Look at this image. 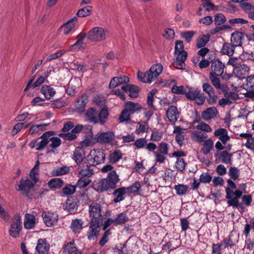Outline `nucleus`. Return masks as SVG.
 Returning a JSON list of instances; mask_svg holds the SVG:
<instances>
[{"mask_svg": "<svg viewBox=\"0 0 254 254\" xmlns=\"http://www.w3.org/2000/svg\"><path fill=\"white\" fill-rule=\"evenodd\" d=\"M227 183L228 186L225 188V197L227 199V204L239 210V207L242 206V204L239 202V199L242 197L243 191L236 189V184L231 179H228Z\"/></svg>", "mask_w": 254, "mask_h": 254, "instance_id": "nucleus-1", "label": "nucleus"}, {"mask_svg": "<svg viewBox=\"0 0 254 254\" xmlns=\"http://www.w3.org/2000/svg\"><path fill=\"white\" fill-rule=\"evenodd\" d=\"M120 181L119 176L115 171L110 172L106 178L100 180L97 184V190L102 192L115 189L117 183Z\"/></svg>", "mask_w": 254, "mask_h": 254, "instance_id": "nucleus-2", "label": "nucleus"}, {"mask_svg": "<svg viewBox=\"0 0 254 254\" xmlns=\"http://www.w3.org/2000/svg\"><path fill=\"white\" fill-rule=\"evenodd\" d=\"M163 66L161 64H155L146 72L139 71L138 78L142 82L150 83L162 72Z\"/></svg>", "mask_w": 254, "mask_h": 254, "instance_id": "nucleus-3", "label": "nucleus"}, {"mask_svg": "<svg viewBox=\"0 0 254 254\" xmlns=\"http://www.w3.org/2000/svg\"><path fill=\"white\" fill-rule=\"evenodd\" d=\"M106 155L102 149H94L90 151L86 157L87 163L89 166H96L104 163Z\"/></svg>", "mask_w": 254, "mask_h": 254, "instance_id": "nucleus-4", "label": "nucleus"}, {"mask_svg": "<svg viewBox=\"0 0 254 254\" xmlns=\"http://www.w3.org/2000/svg\"><path fill=\"white\" fill-rule=\"evenodd\" d=\"M55 134L54 131H48L43 133L39 138L32 140L29 144L31 148H35L36 150H42L48 144V138L49 135Z\"/></svg>", "mask_w": 254, "mask_h": 254, "instance_id": "nucleus-5", "label": "nucleus"}, {"mask_svg": "<svg viewBox=\"0 0 254 254\" xmlns=\"http://www.w3.org/2000/svg\"><path fill=\"white\" fill-rule=\"evenodd\" d=\"M106 31L102 27H95L88 33L87 39L92 42H100L107 38Z\"/></svg>", "mask_w": 254, "mask_h": 254, "instance_id": "nucleus-6", "label": "nucleus"}, {"mask_svg": "<svg viewBox=\"0 0 254 254\" xmlns=\"http://www.w3.org/2000/svg\"><path fill=\"white\" fill-rule=\"evenodd\" d=\"M88 211L91 221L102 222L103 215L102 214V207L101 204L97 202H92L89 205Z\"/></svg>", "mask_w": 254, "mask_h": 254, "instance_id": "nucleus-7", "label": "nucleus"}, {"mask_svg": "<svg viewBox=\"0 0 254 254\" xmlns=\"http://www.w3.org/2000/svg\"><path fill=\"white\" fill-rule=\"evenodd\" d=\"M22 230L21 217L19 214L15 215L12 219L11 224L9 230V234L13 238H17Z\"/></svg>", "mask_w": 254, "mask_h": 254, "instance_id": "nucleus-8", "label": "nucleus"}, {"mask_svg": "<svg viewBox=\"0 0 254 254\" xmlns=\"http://www.w3.org/2000/svg\"><path fill=\"white\" fill-rule=\"evenodd\" d=\"M102 222L90 221L89 228L87 232L88 239L89 241L95 240L99 235L100 227Z\"/></svg>", "mask_w": 254, "mask_h": 254, "instance_id": "nucleus-9", "label": "nucleus"}, {"mask_svg": "<svg viewBox=\"0 0 254 254\" xmlns=\"http://www.w3.org/2000/svg\"><path fill=\"white\" fill-rule=\"evenodd\" d=\"M216 161L221 162L225 164L231 165L232 164L233 154L229 153L227 150L220 152L216 151L214 154Z\"/></svg>", "mask_w": 254, "mask_h": 254, "instance_id": "nucleus-10", "label": "nucleus"}, {"mask_svg": "<svg viewBox=\"0 0 254 254\" xmlns=\"http://www.w3.org/2000/svg\"><path fill=\"white\" fill-rule=\"evenodd\" d=\"M36 182L29 179H22L18 185L17 190L21 191L23 194L28 195L29 190L32 188L36 184Z\"/></svg>", "mask_w": 254, "mask_h": 254, "instance_id": "nucleus-11", "label": "nucleus"}, {"mask_svg": "<svg viewBox=\"0 0 254 254\" xmlns=\"http://www.w3.org/2000/svg\"><path fill=\"white\" fill-rule=\"evenodd\" d=\"M42 216L45 225L51 227L56 224L58 220V215L56 213L51 212H43Z\"/></svg>", "mask_w": 254, "mask_h": 254, "instance_id": "nucleus-12", "label": "nucleus"}, {"mask_svg": "<svg viewBox=\"0 0 254 254\" xmlns=\"http://www.w3.org/2000/svg\"><path fill=\"white\" fill-rule=\"evenodd\" d=\"M91 166H89L87 162H83L78 165L77 171L79 175L82 178L91 177L94 173L93 170L90 168Z\"/></svg>", "mask_w": 254, "mask_h": 254, "instance_id": "nucleus-13", "label": "nucleus"}, {"mask_svg": "<svg viewBox=\"0 0 254 254\" xmlns=\"http://www.w3.org/2000/svg\"><path fill=\"white\" fill-rule=\"evenodd\" d=\"M64 254H82L77 247L74 241L66 242L63 247Z\"/></svg>", "mask_w": 254, "mask_h": 254, "instance_id": "nucleus-14", "label": "nucleus"}, {"mask_svg": "<svg viewBox=\"0 0 254 254\" xmlns=\"http://www.w3.org/2000/svg\"><path fill=\"white\" fill-rule=\"evenodd\" d=\"M215 74L210 73L209 79L212 85L215 88L219 91V92H224L228 90V86L226 84H221L220 80Z\"/></svg>", "mask_w": 254, "mask_h": 254, "instance_id": "nucleus-15", "label": "nucleus"}, {"mask_svg": "<svg viewBox=\"0 0 254 254\" xmlns=\"http://www.w3.org/2000/svg\"><path fill=\"white\" fill-rule=\"evenodd\" d=\"M180 113L177 108L173 105L169 107L166 111V116L170 122L175 123L179 118Z\"/></svg>", "mask_w": 254, "mask_h": 254, "instance_id": "nucleus-16", "label": "nucleus"}, {"mask_svg": "<svg viewBox=\"0 0 254 254\" xmlns=\"http://www.w3.org/2000/svg\"><path fill=\"white\" fill-rule=\"evenodd\" d=\"M129 81V78L126 76H121L120 77H114L110 81L109 87L114 88L119 85L122 84L127 85Z\"/></svg>", "mask_w": 254, "mask_h": 254, "instance_id": "nucleus-17", "label": "nucleus"}, {"mask_svg": "<svg viewBox=\"0 0 254 254\" xmlns=\"http://www.w3.org/2000/svg\"><path fill=\"white\" fill-rule=\"evenodd\" d=\"M88 102V96L87 94L81 95L75 103L76 110L78 112H83L85 110L86 105Z\"/></svg>", "mask_w": 254, "mask_h": 254, "instance_id": "nucleus-18", "label": "nucleus"}, {"mask_svg": "<svg viewBox=\"0 0 254 254\" xmlns=\"http://www.w3.org/2000/svg\"><path fill=\"white\" fill-rule=\"evenodd\" d=\"M246 88L247 92L245 93L246 97L249 98L254 97V75H251L247 78Z\"/></svg>", "mask_w": 254, "mask_h": 254, "instance_id": "nucleus-19", "label": "nucleus"}, {"mask_svg": "<svg viewBox=\"0 0 254 254\" xmlns=\"http://www.w3.org/2000/svg\"><path fill=\"white\" fill-rule=\"evenodd\" d=\"M115 137V133L113 131L104 132L98 136L97 140L100 143H112Z\"/></svg>", "mask_w": 254, "mask_h": 254, "instance_id": "nucleus-20", "label": "nucleus"}, {"mask_svg": "<svg viewBox=\"0 0 254 254\" xmlns=\"http://www.w3.org/2000/svg\"><path fill=\"white\" fill-rule=\"evenodd\" d=\"M211 72L210 73L221 76L224 72L225 65L220 60L213 62L211 65Z\"/></svg>", "mask_w": 254, "mask_h": 254, "instance_id": "nucleus-21", "label": "nucleus"}, {"mask_svg": "<svg viewBox=\"0 0 254 254\" xmlns=\"http://www.w3.org/2000/svg\"><path fill=\"white\" fill-rule=\"evenodd\" d=\"M214 135L215 136L218 137L219 140L224 145H225L230 139L227 129L224 128H219L216 129L214 131Z\"/></svg>", "mask_w": 254, "mask_h": 254, "instance_id": "nucleus-22", "label": "nucleus"}, {"mask_svg": "<svg viewBox=\"0 0 254 254\" xmlns=\"http://www.w3.org/2000/svg\"><path fill=\"white\" fill-rule=\"evenodd\" d=\"M50 245L45 239L38 240L36 250L39 254H45L49 251Z\"/></svg>", "mask_w": 254, "mask_h": 254, "instance_id": "nucleus-23", "label": "nucleus"}, {"mask_svg": "<svg viewBox=\"0 0 254 254\" xmlns=\"http://www.w3.org/2000/svg\"><path fill=\"white\" fill-rule=\"evenodd\" d=\"M250 71V68L248 66L243 63L242 62L237 68H235V72L237 76L239 78H244L247 75Z\"/></svg>", "mask_w": 254, "mask_h": 254, "instance_id": "nucleus-24", "label": "nucleus"}, {"mask_svg": "<svg viewBox=\"0 0 254 254\" xmlns=\"http://www.w3.org/2000/svg\"><path fill=\"white\" fill-rule=\"evenodd\" d=\"M218 113L217 109L215 107H210L202 112L201 117L204 120L208 121L214 118Z\"/></svg>", "mask_w": 254, "mask_h": 254, "instance_id": "nucleus-25", "label": "nucleus"}, {"mask_svg": "<svg viewBox=\"0 0 254 254\" xmlns=\"http://www.w3.org/2000/svg\"><path fill=\"white\" fill-rule=\"evenodd\" d=\"M122 89L124 92H129V96L131 98H136L138 96L139 88L134 85L127 84L122 86Z\"/></svg>", "mask_w": 254, "mask_h": 254, "instance_id": "nucleus-26", "label": "nucleus"}, {"mask_svg": "<svg viewBox=\"0 0 254 254\" xmlns=\"http://www.w3.org/2000/svg\"><path fill=\"white\" fill-rule=\"evenodd\" d=\"M77 20V18L76 17H74L73 18L69 19L66 23L61 26V29L63 30V33L64 35H67L73 31L75 26V24L74 22L76 21Z\"/></svg>", "mask_w": 254, "mask_h": 254, "instance_id": "nucleus-27", "label": "nucleus"}, {"mask_svg": "<svg viewBox=\"0 0 254 254\" xmlns=\"http://www.w3.org/2000/svg\"><path fill=\"white\" fill-rule=\"evenodd\" d=\"M88 33H80L76 37L77 39L76 42L71 45L70 49H77L78 50H83L85 48V46H83V41L85 38L87 37Z\"/></svg>", "mask_w": 254, "mask_h": 254, "instance_id": "nucleus-28", "label": "nucleus"}, {"mask_svg": "<svg viewBox=\"0 0 254 254\" xmlns=\"http://www.w3.org/2000/svg\"><path fill=\"white\" fill-rule=\"evenodd\" d=\"M85 116L89 122L95 124L99 123L98 112L94 108L88 109L86 111Z\"/></svg>", "mask_w": 254, "mask_h": 254, "instance_id": "nucleus-29", "label": "nucleus"}, {"mask_svg": "<svg viewBox=\"0 0 254 254\" xmlns=\"http://www.w3.org/2000/svg\"><path fill=\"white\" fill-rule=\"evenodd\" d=\"M244 34L241 32L236 31L231 35V42L234 46H241L242 44V40L244 39Z\"/></svg>", "mask_w": 254, "mask_h": 254, "instance_id": "nucleus-30", "label": "nucleus"}, {"mask_svg": "<svg viewBox=\"0 0 254 254\" xmlns=\"http://www.w3.org/2000/svg\"><path fill=\"white\" fill-rule=\"evenodd\" d=\"M41 93L44 95L47 100H50L54 96L56 91L50 85H44L41 87Z\"/></svg>", "mask_w": 254, "mask_h": 254, "instance_id": "nucleus-31", "label": "nucleus"}, {"mask_svg": "<svg viewBox=\"0 0 254 254\" xmlns=\"http://www.w3.org/2000/svg\"><path fill=\"white\" fill-rule=\"evenodd\" d=\"M85 157L84 149L81 147H77L73 154V159L77 164L82 163V162Z\"/></svg>", "mask_w": 254, "mask_h": 254, "instance_id": "nucleus-32", "label": "nucleus"}, {"mask_svg": "<svg viewBox=\"0 0 254 254\" xmlns=\"http://www.w3.org/2000/svg\"><path fill=\"white\" fill-rule=\"evenodd\" d=\"M36 222L35 216L29 213L25 215L24 227L26 229H31L35 227Z\"/></svg>", "mask_w": 254, "mask_h": 254, "instance_id": "nucleus-33", "label": "nucleus"}, {"mask_svg": "<svg viewBox=\"0 0 254 254\" xmlns=\"http://www.w3.org/2000/svg\"><path fill=\"white\" fill-rule=\"evenodd\" d=\"M124 108L132 115L140 112L142 108L140 105L137 103L128 101L126 102Z\"/></svg>", "mask_w": 254, "mask_h": 254, "instance_id": "nucleus-34", "label": "nucleus"}, {"mask_svg": "<svg viewBox=\"0 0 254 254\" xmlns=\"http://www.w3.org/2000/svg\"><path fill=\"white\" fill-rule=\"evenodd\" d=\"M242 202L240 204H242V206L239 207V211L243 213L245 211V206H249L251 205L253 202V196L251 194H242L241 197Z\"/></svg>", "mask_w": 254, "mask_h": 254, "instance_id": "nucleus-35", "label": "nucleus"}, {"mask_svg": "<svg viewBox=\"0 0 254 254\" xmlns=\"http://www.w3.org/2000/svg\"><path fill=\"white\" fill-rule=\"evenodd\" d=\"M48 125L47 124L33 125L29 129V134L31 135L40 134L41 132L47 129Z\"/></svg>", "mask_w": 254, "mask_h": 254, "instance_id": "nucleus-36", "label": "nucleus"}, {"mask_svg": "<svg viewBox=\"0 0 254 254\" xmlns=\"http://www.w3.org/2000/svg\"><path fill=\"white\" fill-rule=\"evenodd\" d=\"M125 187H122L115 190L113 192L114 196L113 201L115 203L119 202L125 199L124 195L126 193Z\"/></svg>", "mask_w": 254, "mask_h": 254, "instance_id": "nucleus-37", "label": "nucleus"}, {"mask_svg": "<svg viewBox=\"0 0 254 254\" xmlns=\"http://www.w3.org/2000/svg\"><path fill=\"white\" fill-rule=\"evenodd\" d=\"M83 221L81 219H75L72 220L70 228L74 233H79L83 229Z\"/></svg>", "mask_w": 254, "mask_h": 254, "instance_id": "nucleus-38", "label": "nucleus"}, {"mask_svg": "<svg viewBox=\"0 0 254 254\" xmlns=\"http://www.w3.org/2000/svg\"><path fill=\"white\" fill-rule=\"evenodd\" d=\"M123 154L119 149H116L109 156V161L112 164L117 163L123 157Z\"/></svg>", "mask_w": 254, "mask_h": 254, "instance_id": "nucleus-39", "label": "nucleus"}, {"mask_svg": "<svg viewBox=\"0 0 254 254\" xmlns=\"http://www.w3.org/2000/svg\"><path fill=\"white\" fill-rule=\"evenodd\" d=\"M213 141L211 138L207 139L204 141L203 147L201 149L202 152L204 155H207L213 149Z\"/></svg>", "mask_w": 254, "mask_h": 254, "instance_id": "nucleus-40", "label": "nucleus"}, {"mask_svg": "<svg viewBox=\"0 0 254 254\" xmlns=\"http://www.w3.org/2000/svg\"><path fill=\"white\" fill-rule=\"evenodd\" d=\"M48 185L51 189H58L63 186L64 182L61 178H54L48 182Z\"/></svg>", "mask_w": 254, "mask_h": 254, "instance_id": "nucleus-41", "label": "nucleus"}, {"mask_svg": "<svg viewBox=\"0 0 254 254\" xmlns=\"http://www.w3.org/2000/svg\"><path fill=\"white\" fill-rule=\"evenodd\" d=\"M210 35L209 34L203 35L199 36L196 40V47L198 48H203L209 42Z\"/></svg>", "mask_w": 254, "mask_h": 254, "instance_id": "nucleus-42", "label": "nucleus"}, {"mask_svg": "<svg viewBox=\"0 0 254 254\" xmlns=\"http://www.w3.org/2000/svg\"><path fill=\"white\" fill-rule=\"evenodd\" d=\"M235 47L232 43H225L221 49V53L228 56H231L234 53Z\"/></svg>", "mask_w": 254, "mask_h": 254, "instance_id": "nucleus-43", "label": "nucleus"}, {"mask_svg": "<svg viewBox=\"0 0 254 254\" xmlns=\"http://www.w3.org/2000/svg\"><path fill=\"white\" fill-rule=\"evenodd\" d=\"M191 137L197 142H204L208 137V135L200 131H194L191 134Z\"/></svg>", "mask_w": 254, "mask_h": 254, "instance_id": "nucleus-44", "label": "nucleus"}, {"mask_svg": "<svg viewBox=\"0 0 254 254\" xmlns=\"http://www.w3.org/2000/svg\"><path fill=\"white\" fill-rule=\"evenodd\" d=\"M52 135H49L48 138V143L51 141V144L48 146V149H55L60 146L61 144V140L58 137H52Z\"/></svg>", "mask_w": 254, "mask_h": 254, "instance_id": "nucleus-45", "label": "nucleus"}, {"mask_svg": "<svg viewBox=\"0 0 254 254\" xmlns=\"http://www.w3.org/2000/svg\"><path fill=\"white\" fill-rule=\"evenodd\" d=\"M109 115V111L106 107H103L100 112L98 113V118L99 119V123L101 125L104 124Z\"/></svg>", "mask_w": 254, "mask_h": 254, "instance_id": "nucleus-46", "label": "nucleus"}, {"mask_svg": "<svg viewBox=\"0 0 254 254\" xmlns=\"http://www.w3.org/2000/svg\"><path fill=\"white\" fill-rule=\"evenodd\" d=\"M201 92L200 90L193 88H188L185 92L186 97L191 100H194Z\"/></svg>", "mask_w": 254, "mask_h": 254, "instance_id": "nucleus-47", "label": "nucleus"}, {"mask_svg": "<svg viewBox=\"0 0 254 254\" xmlns=\"http://www.w3.org/2000/svg\"><path fill=\"white\" fill-rule=\"evenodd\" d=\"M114 219L116 225L124 224L129 220L128 216L124 213L118 214Z\"/></svg>", "mask_w": 254, "mask_h": 254, "instance_id": "nucleus-48", "label": "nucleus"}, {"mask_svg": "<svg viewBox=\"0 0 254 254\" xmlns=\"http://www.w3.org/2000/svg\"><path fill=\"white\" fill-rule=\"evenodd\" d=\"M69 172V168L66 166L57 167L52 171V175L53 176H60L65 175Z\"/></svg>", "mask_w": 254, "mask_h": 254, "instance_id": "nucleus-49", "label": "nucleus"}, {"mask_svg": "<svg viewBox=\"0 0 254 254\" xmlns=\"http://www.w3.org/2000/svg\"><path fill=\"white\" fill-rule=\"evenodd\" d=\"M130 115L131 114L124 108L119 118L120 122L126 124L130 123L131 122L130 118Z\"/></svg>", "mask_w": 254, "mask_h": 254, "instance_id": "nucleus-50", "label": "nucleus"}, {"mask_svg": "<svg viewBox=\"0 0 254 254\" xmlns=\"http://www.w3.org/2000/svg\"><path fill=\"white\" fill-rule=\"evenodd\" d=\"M148 128V125L146 122H138L135 132L137 134L139 135L144 132H147Z\"/></svg>", "mask_w": 254, "mask_h": 254, "instance_id": "nucleus-51", "label": "nucleus"}, {"mask_svg": "<svg viewBox=\"0 0 254 254\" xmlns=\"http://www.w3.org/2000/svg\"><path fill=\"white\" fill-rule=\"evenodd\" d=\"M40 163L39 161L36 162V164L33 169L30 171L29 176L31 180L37 182L39 178V169Z\"/></svg>", "mask_w": 254, "mask_h": 254, "instance_id": "nucleus-52", "label": "nucleus"}, {"mask_svg": "<svg viewBox=\"0 0 254 254\" xmlns=\"http://www.w3.org/2000/svg\"><path fill=\"white\" fill-rule=\"evenodd\" d=\"M92 12V6H87L78 10L76 15L79 17H84L90 15Z\"/></svg>", "mask_w": 254, "mask_h": 254, "instance_id": "nucleus-53", "label": "nucleus"}, {"mask_svg": "<svg viewBox=\"0 0 254 254\" xmlns=\"http://www.w3.org/2000/svg\"><path fill=\"white\" fill-rule=\"evenodd\" d=\"M187 165L183 158H177L175 167L177 171L183 172L186 170Z\"/></svg>", "mask_w": 254, "mask_h": 254, "instance_id": "nucleus-54", "label": "nucleus"}, {"mask_svg": "<svg viewBox=\"0 0 254 254\" xmlns=\"http://www.w3.org/2000/svg\"><path fill=\"white\" fill-rule=\"evenodd\" d=\"M78 205L76 203L69 199L67 200L66 202V209L70 213H74L77 210Z\"/></svg>", "mask_w": 254, "mask_h": 254, "instance_id": "nucleus-55", "label": "nucleus"}, {"mask_svg": "<svg viewBox=\"0 0 254 254\" xmlns=\"http://www.w3.org/2000/svg\"><path fill=\"white\" fill-rule=\"evenodd\" d=\"M174 189L178 195L182 196L187 192L188 187L183 184H178L175 186Z\"/></svg>", "mask_w": 254, "mask_h": 254, "instance_id": "nucleus-56", "label": "nucleus"}, {"mask_svg": "<svg viewBox=\"0 0 254 254\" xmlns=\"http://www.w3.org/2000/svg\"><path fill=\"white\" fill-rule=\"evenodd\" d=\"M76 188L75 185L68 184L63 188L62 192L64 195H71L75 192Z\"/></svg>", "mask_w": 254, "mask_h": 254, "instance_id": "nucleus-57", "label": "nucleus"}, {"mask_svg": "<svg viewBox=\"0 0 254 254\" xmlns=\"http://www.w3.org/2000/svg\"><path fill=\"white\" fill-rule=\"evenodd\" d=\"M233 234L231 233L228 237L225 238L223 240V243L224 244V248H226L228 247L232 248L234 246H235L236 243L235 241L233 240Z\"/></svg>", "mask_w": 254, "mask_h": 254, "instance_id": "nucleus-58", "label": "nucleus"}, {"mask_svg": "<svg viewBox=\"0 0 254 254\" xmlns=\"http://www.w3.org/2000/svg\"><path fill=\"white\" fill-rule=\"evenodd\" d=\"M251 229L253 230V231H254V219L253 218L251 219L249 223H247L245 225L243 234L245 235L246 238L249 237L250 235Z\"/></svg>", "mask_w": 254, "mask_h": 254, "instance_id": "nucleus-59", "label": "nucleus"}, {"mask_svg": "<svg viewBox=\"0 0 254 254\" xmlns=\"http://www.w3.org/2000/svg\"><path fill=\"white\" fill-rule=\"evenodd\" d=\"M140 188L139 182L136 181L133 183L131 186L125 188L127 193H132L138 192Z\"/></svg>", "mask_w": 254, "mask_h": 254, "instance_id": "nucleus-60", "label": "nucleus"}, {"mask_svg": "<svg viewBox=\"0 0 254 254\" xmlns=\"http://www.w3.org/2000/svg\"><path fill=\"white\" fill-rule=\"evenodd\" d=\"M49 76L48 73H45L43 75H40L32 85V87L34 88L42 85Z\"/></svg>", "mask_w": 254, "mask_h": 254, "instance_id": "nucleus-61", "label": "nucleus"}, {"mask_svg": "<svg viewBox=\"0 0 254 254\" xmlns=\"http://www.w3.org/2000/svg\"><path fill=\"white\" fill-rule=\"evenodd\" d=\"M228 175L233 180H236L240 176V171L235 167H231L228 171Z\"/></svg>", "mask_w": 254, "mask_h": 254, "instance_id": "nucleus-62", "label": "nucleus"}, {"mask_svg": "<svg viewBox=\"0 0 254 254\" xmlns=\"http://www.w3.org/2000/svg\"><path fill=\"white\" fill-rule=\"evenodd\" d=\"M59 136L64 139V140L72 141L74 140L77 136L71 131L66 132H62L59 134Z\"/></svg>", "mask_w": 254, "mask_h": 254, "instance_id": "nucleus-63", "label": "nucleus"}, {"mask_svg": "<svg viewBox=\"0 0 254 254\" xmlns=\"http://www.w3.org/2000/svg\"><path fill=\"white\" fill-rule=\"evenodd\" d=\"M91 182V180L90 179L81 177V178L77 181L75 186L76 188L78 187L80 189H82L87 187Z\"/></svg>", "mask_w": 254, "mask_h": 254, "instance_id": "nucleus-64", "label": "nucleus"}]
</instances>
